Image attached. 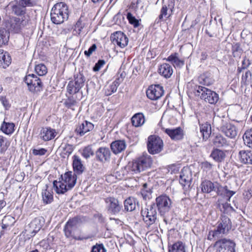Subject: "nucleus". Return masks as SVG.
Wrapping results in <instances>:
<instances>
[{"label":"nucleus","instance_id":"9d476101","mask_svg":"<svg viewBox=\"0 0 252 252\" xmlns=\"http://www.w3.org/2000/svg\"><path fill=\"white\" fill-rule=\"evenodd\" d=\"M217 229L209 232V234L212 235L213 237H219L221 234H225L227 233L231 227V220L228 217L223 216L220 220L218 222Z\"/></svg>","mask_w":252,"mask_h":252},{"label":"nucleus","instance_id":"13d9d810","mask_svg":"<svg viewBox=\"0 0 252 252\" xmlns=\"http://www.w3.org/2000/svg\"><path fill=\"white\" fill-rule=\"evenodd\" d=\"M252 78V73L250 70H247L242 76L241 83L247 85Z\"/></svg>","mask_w":252,"mask_h":252},{"label":"nucleus","instance_id":"a878e982","mask_svg":"<svg viewBox=\"0 0 252 252\" xmlns=\"http://www.w3.org/2000/svg\"><path fill=\"white\" fill-rule=\"evenodd\" d=\"M94 127V125L92 123L85 121L77 126L75 129V132L80 136H83L87 132L92 130Z\"/></svg>","mask_w":252,"mask_h":252},{"label":"nucleus","instance_id":"c756f323","mask_svg":"<svg viewBox=\"0 0 252 252\" xmlns=\"http://www.w3.org/2000/svg\"><path fill=\"white\" fill-rule=\"evenodd\" d=\"M111 149L115 154L121 153L125 150L126 143L125 140H116L111 144Z\"/></svg>","mask_w":252,"mask_h":252},{"label":"nucleus","instance_id":"e2e57ef3","mask_svg":"<svg viewBox=\"0 0 252 252\" xmlns=\"http://www.w3.org/2000/svg\"><path fill=\"white\" fill-rule=\"evenodd\" d=\"M75 229V228L69 226V225L65 224L63 229L65 235L68 238L72 237V231Z\"/></svg>","mask_w":252,"mask_h":252},{"label":"nucleus","instance_id":"f257e3e1","mask_svg":"<svg viewBox=\"0 0 252 252\" xmlns=\"http://www.w3.org/2000/svg\"><path fill=\"white\" fill-rule=\"evenodd\" d=\"M69 15L68 7L63 2L56 3L52 7L50 13L51 20L55 24H61L67 20Z\"/></svg>","mask_w":252,"mask_h":252},{"label":"nucleus","instance_id":"09e8293b","mask_svg":"<svg viewBox=\"0 0 252 252\" xmlns=\"http://www.w3.org/2000/svg\"><path fill=\"white\" fill-rule=\"evenodd\" d=\"M119 85L118 83H116V82L114 81L111 85L105 88L104 89L105 94L107 96H109L116 92Z\"/></svg>","mask_w":252,"mask_h":252},{"label":"nucleus","instance_id":"f8f14e48","mask_svg":"<svg viewBox=\"0 0 252 252\" xmlns=\"http://www.w3.org/2000/svg\"><path fill=\"white\" fill-rule=\"evenodd\" d=\"M164 94L163 87L159 84L151 85L146 91L147 97L151 100H157Z\"/></svg>","mask_w":252,"mask_h":252},{"label":"nucleus","instance_id":"de8ad7c7","mask_svg":"<svg viewBox=\"0 0 252 252\" xmlns=\"http://www.w3.org/2000/svg\"><path fill=\"white\" fill-rule=\"evenodd\" d=\"M198 80L200 84L207 86L212 84L213 82L212 79L208 76L207 73L201 74L199 77Z\"/></svg>","mask_w":252,"mask_h":252},{"label":"nucleus","instance_id":"2eb2a0df","mask_svg":"<svg viewBox=\"0 0 252 252\" xmlns=\"http://www.w3.org/2000/svg\"><path fill=\"white\" fill-rule=\"evenodd\" d=\"M211 142L215 148L226 147L229 144V141L220 133H213L211 136Z\"/></svg>","mask_w":252,"mask_h":252},{"label":"nucleus","instance_id":"a18cd8bd","mask_svg":"<svg viewBox=\"0 0 252 252\" xmlns=\"http://www.w3.org/2000/svg\"><path fill=\"white\" fill-rule=\"evenodd\" d=\"M243 138L245 145L249 148H252V128L245 132Z\"/></svg>","mask_w":252,"mask_h":252},{"label":"nucleus","instance_id":"f3484780","mask_svg":"<svg viewBox=\"0 0 252 252\" xmlns=\"http://www.w3.org/2000/svg\"><path fill=\"white\" fill-rule=\"evenodd\" d=\"M57 134L56 129L49 126L41 128L39 136L44 141H48L53 139Z\"/></svg>","mask_w":252,"mask_h":252},{"label":"nucleus","instance_id":"7c9ffc66","mask_svg":"<svg viewBox=\"0 0 252 252\" xmlns=\"http://www.w3.org/2000/svg\"><path fill=\"white\" fill-rule=\"evenodd\" d=\"M53 187L56 193L58 194H63L67 190L70 189H67V185H65L62 180L61 181L60 178L59 181H54L53 182Z\"/></svg>","mask_w":252,"mask_h":252},{"label":"nucleus","instance_id":"2f4dec72","mask_svg":"<svg viewBox=\"0 0 252 252\" xmlns=\"http://www.w3.org/2000/svg\"><path fill=\"white\" fill-rule=\"evenodd\" d=\"M145 121V117L142 113H136L131 118V124L135 127L142 126L144 124Z\"/></svg>","mask_w":252,"mask_h":252},{"label":"nucleus","instance_id":"b1692460","mask_svg":"<svg viewBox=\"0 0 252 252\" xmlns=\"http://www.w3.org/2000/svg\"><path fill=\"white\" fill-rule=\"evenodd\" d=\"M210 157L217 162H222L226 158V151L214 148L211 151Z\"/></svg>","mask_w":252,"mask_h":252},{"label":"nucleus","instance_id":"bf43d9fd","mask_svg":"<svg viewBox=\"0 0 252 252\" xmlns=\"http://www.w3.org/2000/svg\"><path fill=\"white\" fill-rule=\"evenodd\" d=\"M6 138L2 136H0V153L2 154L4 153L7 150L8 145L5 141Z\"/></svg>","mask_w":252,"mask_h":252},{"label":"nucleus","instance_id":"4468645a","mask_svg":"<svg viewBox=\"0 0 252 252\" xmlns=\"http://www.w3.org/2000/svg\"><path fill=\"white\" fill-rule=\"evenodd\" d=\"M95 155L96 160L103 163L109 161L111 153L108 148L101 147L95 151Z\"/></svg>","mask_w":252,"mask_h":252},{"label":"nucleus","instance_id":"72a5a7b5","mask_svg":"<svg viewBox=\"0 0 252 252\" xmlns=\"http://www.w3.org/2000/svg\"><path fill=\"white\" fill-rule=\"evenodd\" d=\"M200 130L202 133L203 139L207 140L211 134V126L208 123L200 125Z\"/></svg>","mask_w":252,"mask_h":252},{"label":"nucleus","instance_id":"c9c22d12","mask_svg":"<svg viewBox=\"0 0 252 252\" xmlns=\"http://www.w3.org/2000/svg\"><path fill=\"white\" fill-rule=\"evenodd\" d=\"M168 252H186L185 246L181 241H177L168 246Z\"/></svg>","mask_w":252,"mask_h":252},{"label":"nucleus","instance_id":"f03ea898","mask_svg":"<svg viewBox=\"0 0 252 252\" xmlns=\"http://www.w3.org/2000/svg\"><path fill=\"white\" fill-rule=\"evenodd\" d=\"M152 162L151 157L147 154H145L132 162H129L128 166L129 169L137 173L150 168L152 164Z\"/></svg>","mask_w":252,"mask_h":252},{"label":"nucleus","instance_id":"603ef678","mask_svg":"<svg viewBox=\"0 0 252 252\" xmlns=\"http://www.w3.org/2000/svg\"><path fill=\"white\" fill-rule=\"evenodd\" d=\"M136 207V200L134 197L127 198V211H132Z\"/></svg>","mask_w":252,"mask_h":252},{"label":"nucleus","instance_id":"338daca9","mask_svg":"<svg viewBox=\"0 0 252 252\" xmlns=\"http://www.w3.org/2000/svg\"><path fill=\"white\" fill-rule=\"evenodd\" d=\"M105 63V62L104 60H99L94 66L93 70L94 71H98L100 69V68L104 65Z\"/></svg>","mask_w":252,"mask_h":252},{"label":"nucleus","instance_id":"3c124183","mask_svg":"<svg viewBox=\"0 0 252 252\" xmlns=\"http://www.w3.org/2000/svg\"><path fill=\"white\" fill-rule=\"evenodd\" d=\"M94 155V152L91 145H88L83 149L82 156L86 159L89 158L91 156Z\"/></svg>","mask_w":252,"mask_h":252},{"label":"nucleus","instance_id":"864d4df0","mask_svg":"<svg viewBox=\"0 0 252 252\" xmlns=\"http://www.w3.org/2000/svg\"><path fill=\"white\" fill-rule=\"evenodd\" d=\"M81 222V219L80 217H75L69 219L66 224L69 226L76 228L78 225Z\"/></svg>","mask_w":252,"mask_h":252},{"label":"nucleus","instance_id":"aec40b11","mask_svg":"<svg viewBox=\"0 0 252 252\" xmlns=\"http://www.w3.org/2000/svg\"><path fill=\"white\" fill-rule=\"evenodd\" d=\"M216 192L218 195L226 198L227 201H230L231 197L236 193L230 190L227 186H223L220 184H218Z\"/></svg>","mask_w":252,"mask_h":252},{"label":"nucleus","instance_id":"ddd939ff","mask_svg":"<svg viewBox=\"0 0 252 252\" xmlns=\"http://www.w3.org/2000/svg\"><path fill=\"white\" fill-rule=\"evenodd\" d=\"M192 174L188 168L184 167L180 173L179 183L185 189H188L191 185Z\"/></svg>","mask_w":252,"mask_h":252},{"label":"nucleus","instance_id":"cd10ccee","mask_svg":"<svg viewBox=\"0 0 252 252\" xmlns=\"http://www.w3.org/2000/svg\"><path fill=\"white\" fill-rule=\"evenodd\" d=\"M79 100L73 95L68 96L63 101L64 106L68 109L75 110L78 106Z\"/></svg>","mask_w":252,"mask_h":252},{"label":"nucleus","instance_id":"37998d69","mask_svg":"<svg viewBox=\"0 0 252 252\" xmlns=\"http://www.w3.org/2000/svg\"><path fill=\"white\" fill-rule=\"evenodd\" d=\"M9 38V32L5 29H0V47L7 43Z\"/></svg>","mask_w":252,"mask_h":252},{"label":"nucleus","instance_id":"412c9836","mask_svg":"<svg viewBox=\"0 0 252 252\" xmlns=\"http://www.w3.org/2000/svg\"><path fill=\"white\" fill-rule=\"evenodd\" d=\"M72 166L74 173L76 175L82 174L85 169V167L83 165L81 158L79 156L74 155L72 157Z\"/></svg>","mask_w":252,"mask_h":252},{"label":"nucleus","instance_id":"6ab92c4d","mask_svg":"<svg viewBox=\"0 0 252 252\" xmlns=\"http://www.w3.org/2000/svg\"><path fill=\"white\" fill-rule=\"evenodd\" d=\"M105 203L107 204L108 211L112 213L116 214L118 213L121 209L118 201L114 197H107L105 199Z\"/></svg>","mask_w":252,"mask_h":252},{"label":"nucleus","instance_id":"7ed1b4c3","mask_svg":"<svg viewBox=\"0 0 252 252\" xmlns=\"http://www.w3.org/2000/svg\"><path fill=\"white\" fill-rule=\"evenodd\" d=\"M30 21V17L29 15L23 16L21 18L12 17L8 21L7 28L9 32L18 33L22 30L29 25Z\"/></svg>","mask_w":252,"mask_h":252},{"label":"nucleus","instance_id":"473e14b6","mask_svg":"<svg viewBox=\"0 0 252 252\" xmlns=\"http://www.w3.org/2000/svg\"><path fill=\"white\" fill-rule=\"evenodd\" d=\"M152 186L150 183H144L141 189V193L144 199H150L152 197Z\"/></svg>","mask_w":252,"mask_h":252},{"label":"nucleus","instance_id":"8fccbe9b","mask_svg":"<svg viewBox=\"0 0 252 252\" xmlns=\"http://www.w3.org/2000/svg\"><path fill=\"white\" fill-rule=\"evenodd\" d=\"M127 20L128 21L129 23L135 28H137L140 25L139 22L141 21V19L138 20L136 19L130 12L127 13Z\"/></svg>","mask_w":252,"mask_h":252},{"label":"nucleus","instance_id":"e433bc0d","mask_svg":"<svg viewBox=\"0 0 252 252\" xmlns=\"http://www.w3.org/2000/svg\"><path fill=\"white\" fill-rule=\"evenodd\" d=\"M251 155V151H240L239 153L240 161L245 164H250V156Z\"/></svg>","mask_w":252,"mask_h":252},{"label":"nucleus","instance_id":"6e6d98bb","mask_svg":"<svg viewBox=\"0 0 252 252\" xmlns=\"http://www.w3.org/2000/svg\"><path fill=\"white\" fill-rule=\"evenodd\" d=\"M232 51L234 57L240 55L242 50L239 43H233L232 46Z\"/></svg>","mask_w":252,"mask_h":252},{"label":"nucleus","instance_id":"1a4fd4ad","mask_svg":"<svg viewBox=\"0 0 252 252\" xmlns=\"http://www.w3.org/2000/svg\"><path fill=\"white\" fill-rule=\"evenodd\" d=\"M162 140L156 135H150L148 138L147 149L149 153L152 155L159 153L162 150Z\"/></svg>","mask_w":252,"mask_h":252},{"label":"nucleus","instance_id":"4be33fe9","mask_svg":"<svg viewBox=\"0 0 252 252\" xmlns=\"http://www.w3.org/2000/svg\"><path fill=\"white\" fill-rule=\"evenodd\" d=\"M113 42L121 48H124L126 46V35L121 32H115L112 36Z\"/></svg>","mask_w":252,"mask_h":252},{"label":"nucleus","instance_id":"4d7b16f0","mask_svg":"<svg viewBox=\"0 0 252 252\" xmlns=\"http://www.w3.org/2000/svg\"><path fill=\"white\" fill-rule=\"evenodd\" d=\"M84 27V24L82 23L81 19H79L74 26L73 32H75V34H79L81 32Z\"/></svg>","mask_w":252,"mask_h":252},{"label":"nucleus","instance_id":"c03bdc74","mask_svg":"<svg viewBox=\"0 0 252 252\" xmlns=\"http://www.w3.org/2000/svg\"><path fill=\"white\" fill-rule=\"evenodd\" d=\"M178 54L175 53L170 55L166 59L168 62H171L174 65L180 66L184 64L183 61L180 60L178 58Z\"/></svg>","mask_w":252,"mask_h":252},{"label":"nucleus","instance_id":"052dcab7","mask_svg":"<svg viewBox=\"0 0 252 252\" xmlns=\"http://www.w3.org/2000/svg\"><path fill=\"white\" fill-rule=\"evenodd\" d=\"M17 1L22 6H24V8L26 7H32L35 5V2L32 0H18Z\"/></svg>","mask_w":252,"mask_h":252},{"label":"nucleus","instance_id":"49530a36","mask_svg":"<svg viewBox=\"0 0 252 252\" xmlns=\"http://www.w3.org/2000/svg\"><path fill=\"white\" fill-rule=\"evenodd\" d=\"M63 149V154L68 157L74 150V147L72 145L63 142L61 145Z\"/></svg>","mask_w":252,"mask_h":252},{"label":"nucleus","instance_id":"423d86ee","mask_svg":"<svg viewBox=\"0 0 252 252\" xmlns=\"http://www.w3.org/2000/svg\"><path fill=\"white\" fill-rule=\"evenodd\" d=\"M28 90L33 94H38L43 90V85L41 79L33 74L27 75L24 78Z\"/></svg>","mask_w":252,"mask_h":252},{"label":"nucleus","instance_id":"c85d7f7f","mask_svg":"<svg viewBox=\"0 0 252 252\" xmlns=\"http://www.w3.org/2000/svg\"><path fill=\"white\" fill-rule=\"evenodd\" d=\"M173 72L172 66L168 63H163L158 68L159 73L166 78H170Z\"/></svg>","mask_w":252,"mask_h":252},{"label":"nucleus","instance_id":"79ce46f5","mask_svg":"<svg viewBox=\"0 0 252 252\" xmlns=\"http://www.w3.org/2000/svg\"><path fill=\"white\" fill-rule=\"evenodd\" d=\"M0 63L3 68L7 67L10 64L11 58L8 53H1L0 54Z\"/></svg>","mask_w":252,"mask_h":252},{"label":"nucleus","instance_id":"9b49d317","mask_svg":"<svg viewBox=\"0 0 252 252\" xmlns=\"http://www.w3.org/2000/svg\"><path fill=\"white\" fill-rule=\"evenodd\" d=\"M215 247L216 252H235L236 244L230 239H220L215 243Z\"/></svg>","mask_w":252,"mask_h":252},{"label":"nucleus","instance_id":"a211bd4d","mask_svg":"<svg viewBox=\"0 0 252 252\" xmlns=\"http://www.w3.org/2000/svg\"><path fill=\"white\" fill-rule=\"evenodd\" d=\"M61 178L67 185V189H71L76 184L77 175L71 171H68L62 175Z\"/></svg>","mask_w":252,"mask_h":252},{"label":"nucleus","instance_id":"20e7f679","mask_svg":"<svg viewBox=\"0 0 252 252\" xmlns=\"http://www.w3.org/2000/svg\"><path fill=\"white\" fill-rule=\"evenodd\" d=\"M194 91L196 95L201 94V98L210 104H215L219 100V94L207 88L200 86H195Z\"/></svg>","mask_w":252,"mask_h":252},{"label":"nucleus","instance_id":"5701e85b","mask_svg":"<svg viewBox=\"0 0 252 252\" xmlns=\"http://www.w3.org/2000/svg\"><path fill=\"white\" fill-rule=\"evenodd\" d=\"M164 131L174 140H180L183 138L184 133L182 128L178 127L176 128H166Z\"/></svg>","mask_w":252,"mask_h":252},{"label":"nucleus","instance_id":"0eeeda50","mask_svg":"<svg viewBox=\"0 0 252 252\" xmlns=\"http://www.w3.org/2000/svg\"><path fill=\"white\" fill-rule=\"evenodd\" d=\"M85 77L81 72L74 75V79L70 81L67 86V92L70 94H77L84 86Z\"/></svg>","mask_w":252,"mask_h":252},{"label":"nucleus","instance_id":"a19ab883","mask_svg":"<svg viewBox=\"0 0 252 252\" xmlns=\"http://www.w3.org/2000/svg\"><path fill=\"white\" fill-rule=\"evenodd\" d=\"M15 125L13 123H6L4 122L1 126V130L6 134L9 135L14 130Z\"/></svg>","mask_w":252,"mask_h":252},{"label":"nucleus","instance_id":"bb28decb","mask_svg":"<svg viewBox=\"0 0 252 252\" xmlns=\"http://www.w3.org/2000/svg\"><path fill=\"white\" fill-rule=\"evenodd\" d=\"M9 5L11 6L12 13L15 15L20 16L21 17L27 15L26 14V8L22 6L18 1H16L14 3H10Z\"/></svg>","mask_w":252,"mask_h":252},{"label":"nucleus","instance_id":"69168bd1","mask_svg":"<svg viewBox=\"0 0 252 252\" xmlns=\"http://www.w3.org/2000/svg\"><path fill=\"white\" fill-rule=\"evenodd\" d=\"M97 48L95 44H93L88 49L84 51L85 55L87 57H90L94 52Z\"/></svg>","mask_w":252,"mask_h":252},{"label":"nucleus","instance_id":"680f3d73","mask_svg":"<svg viewBox=\"0 0 252 252\" xmlns=\"http://www.w3.org/2000/svg\"><path fill=\"white\" fill-rule=\"evenodd\" d=\"M91 252H106V250L102 244H96L92 247Z\"/></svg>","mask_w":252,"mask_h":252},{"label":"nucleus","instance_id":"0e129e2a","mask_svg":"<svg viewBox=\"0 0 252 252\" xmlns=\"http://www.w3.org/2000/svg\"><path fill=\"white\" fill-rule=\"evenodd\" d=\"M202 168L206 171H210L213 169V164L208 161H205L201 163Z\"/></svg>","mask_w":252,"mask_h":252},{"label":"nucleus","instance_id":"f704fd0d","mask_svg":"<svg viewBox=\"0 0 252 252\" xmlns=\"http://www.w3.org/2000/svg\"><path fill=\"white\" fill-rule=\"evenodd\" d=\"M46 189L42 191L43 203L44 204H49L53 201V191L47 189L48 186H46Z\"/></svg>","mask_w":252,"mask_h":252},{"label":"nucleus","instance_id":"5fc2aeb1","mask_svg":"<svg viewBox=\"0 0 252 252\" xmlns=\"http://www.w3.org/2000/svg\"><path fill=\"white\" fill-rule=\"evenodd\" d=\"M35 71L39 76L44 75L47 72V68L43 64L36 65L35 67Z\"/></svg>","mask_w":252,"mask_h":252},{"label":"nucleus","instance_id":"39448f33","mask_svg":"<svg viewBox=\"0 0 252 252\" xmlns=\"http://www.w3.org/2000/svg\"><path fill=\"white\" fill-rule=\"evenodd\" d=\"M156 204L159 214L164 218L165 221V218L168 216L171 208V199L166 195H161L156 198Z\"/></svg>","mask_w":252,"mask_h":252},{"label":"nucleus","instance_id":"774afa93","mask_svg":"<svg viewBox=\"0 0 252 252\" xmlns=\"http://www.w3.org/2000/svg\"><path fill=\"white\" fill-rule=\"evenodd\" d=\"M47 151V150L44 148H40L39 149H34L32 150V154L35 156H43Z\"/></svg>","mask_w":252,"mask_h":252},{"label":"nucleus","instance_id":"dca6fc26","mask_svg":"<svg viewBox=\"0 0 252 252\" xmlns=\"http://www.w3.org/2000/svg\"><path fill=\"white\" fill-rule=\"evenodd\" d=\"M220 130L227 137L235 138L237 135V129L235 126L230 123H223L220 127Z\"/></svg>","mask_w":252,"mask_h":252},{"label":"nucleus","instance_id":"393cba45","mask_svg":"<svg viewBox=\"0 0 252 252\" xmlns=\"http://www.w3.org/2000/svg\"><path fill=\"white\" fill-rule=\"evenodd\" d=\"M218 184L217 182L214 183L207 180L202 181L200 184L202 192L209 193L214 190L217 191Z\"/></svg>","mask_w":252,"mask_h":252},{"label":"nucleus","instance_id":"58836bf2","mask_svg":"<svg viewBox=\"0 0 252 252\" xmlns=\"http://www.w3.org/2000/svg\"><path fill=\"white\" fill-rule=\"evenodd\" d=\"M168 8L166 5H163L162 6V8L160 10V14L158 16V20L157 21V23H158L159 21H161L163 17H165L166 18H168L171 14H169L168 16V8L170 9L171 12H172V9L174 8V6L172 5H170V4L168 5Z\"/></svg>","mask_w":252,"mask_h":252},{"label":"nucleus","instance_id":"ea45409f","mask_svg":"<svg viewBox=\"0 0 252 252\" xmlns=\"http://www.w3.org/2000/svg\"><path fill=\"white\" fill-rule=\"evenodd\" d=\"M228 201H226L225 203H218V207L220 210V211L223 213H230L232 212H235V210L234 208L230 205L229 203H228Z\"/></svg>","mask_w":252,"mask_h":252},{"label":"nucleus","instance_id":"6e6552de","mask_svg":"<svg viewBox=\"0 0 252 252\" xmlns=\"http://www.w3.org/2000/svg\"><path fill=\"white\" fill-rule=\"evenodd\" d=\"M141 214L144 221L149 226L155 223L157 220V212L154 203L142 209Z\"/></svg>","mask_w":252,"mask_h":252},{"label":"nucleus","instance_id":"4c0bfd02","mask_svg":"<svg viewBox=\"0 0 252 252\" xmlns=\"http://www.w3.org/2000/svg\"><path fill=\"white\" fill-rule=\"evenodd\" d=\"M125 69L126 65L123 63L118 72L117 78L115 81L116 83H118L120 85V83L124 81L125 78L126 77Z\"/></svg>","mask_w":252,"mask_h":252}]
</instances>
